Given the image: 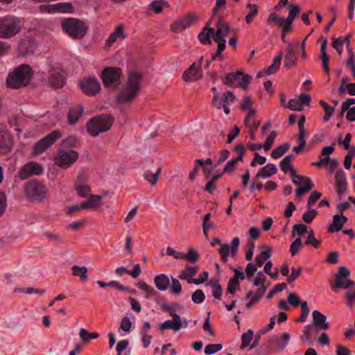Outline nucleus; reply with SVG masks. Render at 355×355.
Listing matches in <instances>:
<instances>
[{
  "label": "nucleus",
  "mask_w": 355,
  "mask_h": 355,
  "mask_svg": "<svg viewBox=\"0 0 355 355\" xmlns=\"http://www.w3.org/2000/svg\"><path fill=\"white\" fill-rule=\"evenodd\" d=\"M33 76V71L28 64H21L8 73L6 84L7 87L19 89L27 87Z\"/></svg>",
  "instance_id": "obj_1"
},
{
  "label": "nucleus",
  "mask_w": 355,
  "mask_h": 355,
  "mask_svg": "<svg viewBox=\"0 0 355 355\" xmlns=\"http://www.w3.org/2000/svg\"><path fill=\"white\" fill-rule=\"evenodd\" d=\"M142 76L139 73H130L125 85L116 97L119 104H127L132 102L141 89Z\"/></svg>",
  "instance_id": "obj_2"
},
{
  "label": "nucleus",
  "mask_w": 355,
  "mask_h": 355,
  "mask_svg": "<svg viewBox=\"0 0 355 355\" xmlns=\"http://www.w3.org/2000/svg\"><path fill=\"white\" fill-rule=\"evenodd\" d=\"M349 270L345 266H340L335 276V282L330 284L331 289L337 293L340 289H347L354 286L355 283L349 279ZM345 296L348 301L351 302L355 300V291H347Z\"/></svg>",
  "instance_id": "obj_3"
},
{
  "label": "nucleus",
  "mask_w": 355,
  "mask_h": 355,
  "mask_svg": "<svg viewBox=\"0 0 355 355\" xmlns=\"http://www.w3.org/2000/svg\"><path fill=\"white\" fill-rule=\"evenodd\" d=\"M61 26L64 32L74 40H82L87 35L89 27L83 21L75 18L62 20Z\"/></svg>",
  "instance_id": "obj_4"
},
{
  "label": "nucleus",
  "mask_w": 355,
  "mask_h": 355,
  "mask_svg": "<svg viewBox=\"0 0 355 355\" xmlns=\"http://www.w3.org/2000/svg\"><path fill=\"white\" fill-rule=\"evenodd\" d=\"M114 119L107 114H103L93 117L87 123V131L90 135L95 137L99 133L109 130L112 125Z\"/></svg>",
  "instance_id": "obj_5"
},
{
  "label": "nucleus",
  "mask_w": 355,
  "mask_h": 355,
  "mask_svg": "<svg viewBox=\"0 0 355 355\" xmlns=\"http://www.w3.org/2000/svg\"><path fill=\"white\" fill-rule=\"evenodd\" d=\"M24 192L31 202H42L47 196L48 189L41 182L33 180L26 183Z\"/></svg>",
  "instance_id": "obj_6"
},
{
  "label": "nucleus",
  "mask_w": 355,
  "mask_h": 355,
  "mask_svg": "<svg viewBox=\"0 0 355 355\" xmlns=\"http://www.w3.org/2000/svg\"><path fill=\"white\" fill-rule=\"evenodd\" d=\"M20 21L12 16L0 18V38L8 39L20 33Z\"/></svg>",
  "instance_id": "obj_7"
},
{
  "label": "nucleus",
  "mask_w": 355,
  "mask_h": 355,
  "mask_svg": "<svg viewBox=\"0 0 355 355\" xmlns=\"http://www.w3.org/2000/svg\"><path fill=\"white\" fill-rule=\"evenodd\" d=\"M79 157V153L71 149L65 150L62 147L58 148V153L54 156L55 164L62 168L67 169L73 165Z\"/></svg>",
  "instance_id": "obj_8"
},
{
  "label": "nucleus",
  "mask_w": 355,
  "mask_h": 355,
  "mask_svg": "<svg viewBox=\"0 0 355 355\" xmlns=\"http://www.w3.org/2000/svg\"><path fill=\"white\" fill-rule=\"evenodd\" d=\"M121 76V69L114 67L105 68L101 74L104 86L112 89H116L120 85Z\"/></svg>",
  "instance_id": "obj_9"
},
{
  "label": "nucleus",
  "mask_w": 355,
  "mask_h": 355,
  "mask_svg": "<svg viewBox=\"0 0 355 355\" xmlns=\"http://www.w3.org/2000/svg\"><path fill=\"white\" fill-rule=\"evenodd\" d=\"M62 134L60 130H55L35 143L33 153L40 155L53 145L57 140L61 138Z\"/></svg>",
  "instance_id": "obj_10"
},
{
  "label": "nucleus",
  "mask_w": 355,
  "mask_h": 355,
  "mask_svg": "<svg viewBox=\"0 0 355 355\" xmlns=\"http://www.w3.org/2000/svg\"><path fill=\"white\" fill-rule=\"evenodd\" d=\"M251 79L250 76L248 74L243 75L241 71H237L235 73H227L223 83L228 87H239L243 89H246Z\"/></svg>",
  "instance_id": "obj_11"
},
{
  "label": "nucleus",
  "mask_w": 355,
  "mask_h": 355,
  "mask_svg": "<svg viewBox=\"0 0 355 355\" xmlns=\"http://www.w3.org/2000/svg\"><path fill=\"white\" fill-rule=\"evenodd\" d=\"M42 173L43 168L40 164L30 162L19 169L18 175L21 180H26L32 175H40Z\"/></svg>",
  "instance_id": "obj_12"
},
{
  "label": "nucleus",
  "mask_w": 355,
  "mask_h": 355,
  "mask_svg": "<svg viewBox=\"0 0 355 355\" xmlns=\"http://www.w3.org/2000/svg\"><path fill=\"white\" fill-rule=\"evenodd\" d=\"M202 57L198 62H193L190 67L183 73L182 79L186 82H194L202 77L201 69Z\"/></svg>",
  "instance_id": "obj_13"
},
{
  "label": "nucleus",
  "mask_w": 355,
  "mask_h": 355,
  "mask_svg": "<svg viewBox=\"0 0 355 355\" xmlns=\"http://www.w3.org/2000/svg\"><path fill=\"white\" fill-rule=\"evenodd\" d=\"M289 339L290 336L287 333L283 334L282 338L277 336H273L268 340L266 348L270 353L282 351L288 345Z\"/></svg>",
  "instance_id": "obj_14"
},
{
  "label": "nucleus",
  "mask_w": 355,
  "mask_h": 355,
  "mask_svg": "<svg viewBox=\"0 0 355 355\" xmlns=\"http://www.w3.org/2000/svg\"><path fill=\"white\" fill-rule=\"evenodd\" d=\"M291 178L293 183L296 185H301L302 182H305V187H300L296 189V195L297 197L308 193L314 187V184L310 178L307 176L297 175V173H295V175L291 176Z\"/></svg>",
  "instance_id": "obj_15"
},
{
  "label": "nucleus",
  "mask_w": 355,
  "mask_h": 355,
  "mask_svg": "<svg viewBox=\"0 0 355 355\" xmlns=\"http://www.w3.org/2000/svg\"><path fill=\"white\" fill-rule=\"evenodd\" d=\"M40 10L45 12H62L72 13L74 8L72 3L68 2H61L53 5H43L40 6Z\"/></svg>",
  "instance_id": "obj_16"
},
{
  "label": "nucleus",
  "mask_w": 355,
  "mask_h": 355,
  "mask_svg": "<svg viewBox=\"0 0 355 355\" xmlns=\"http://www.w3.org/2000/svg\"><path fill=\"white\" fill-rule=\"evenodd\" d=\"M196 17L193 14H188L183 17L176 20L171 25V31L174 33L181 32L186 28H190L192 26L195 21Z\"/></svg>",
  "instance_id": "obj_17"
},
{
  "label": "nucleus",
  "mask_w": 355,
  "mask_h": 355,
  "mask_svg": "<svg viewBox=\"0 0 355 355\" xmlns=\"http://www.w3.org/2000/svg\"><path fill=\"white\" fill-rule=\"evenodd\" d=\"M80 86L85 94L90 96L98 94L101 89L100 83L95 78H89L83 80L80 83Z\"/></svg>",
  "instance_id": "obj_18"
},
{
  "label": "nucleus",
  "mask_w": 355,
  "mask_h": 355,
  "mask_svg": "<svg viewBox=\"0 0 355 355\" xmlns=\"http://www.w3.org/2000/svg\"><path fill=\"white\" fill-rule=\"evenodd\" d=\"M336 191L339 196H343L347 190V182L346 175L342 168H338L335 174Z\"/></svg>",
  "instance_id": "obj_19"
},
{
  "label": "nucleus",
  "mask_w": 355,
  "mask_h": 355,
  "mask_svg": "<svg viewBox=\"0 0 355 355\" xmlns=\"http://www.w3.org/2000/svg\"><path fill=\"white\" fill-rule=\"evenodd\" d=\"M298 46V43L295 44L289 43L286 48V54L284 58V66L286 68H291L295 66L297 60L296 49Z\"/></svg>",
  "instance_id": "obj_20"
},
{
  "label": "nucleus",
  "mask_w": 355,
  "mask_h": 355,
  "mask_svg": "<svg viewBox=\"0 0 355 355\" xmlns=\"http://www.w3.org/2000/svg\"><path fill=\"white\" fill-rule=\"evenodd\" d=\"M49 82L53 87H62L65 83V76L63 71L60 69L52 70L49 77Z\"/></svg>",
  "instance_id": "obj_21"
},
{
  "label": "nucleus",
  "mask_w": 355,
  "mask_h": 355,
  "mask_svg": "<svg viewBox=\"0 0 355 355\" xmlns=\"http://www.w3.org/2000/svg\"><path fill=\"white\" fill-rule=\"evenodd\" d=\"M313 321L312 324L320 330H327L330 325L327 322V317L320 311L315 310L312 313Z\"/></svg>",
  "instance_id": "obj_22"
},
{
  "label": "nucleus",
  "mask_w": 355,
  "mask_h": 355,
  "mask_svg": "<svg viewBox=\"0 0 355 355\" xmlns=\"http://www.w3.org/2000/svg\"><path fill=\"white\" fill-rule=\"evenodd\" d=\"M347 221V218L343 215H334L332 223L328 227L329 232H339Z\"/></svg>",
  "instance_id": "obj_23"
},
{
  "label": "nucleus",
  "mask_w": 355,
  "mask_h": 355,
  "mask_svg": "<svg viewBox=\"0 0 355 355\" xmlns=\"http://www.w3.org/2000/svg\"><path fill=\"white\" fill-rule=\"evenodd\" d=\"M173 320H166L159 326V330L164 331L166 329H172L175 331H179L182 327V320L180 316L172 317Z\"/></svg>",
  "instance_id": "obj_24"
},
{
  "label": "nucleus",
  "mask_w": 355,
  "mask_h": 355,
  "mask_svg": "<svg viewBox=\"0 0 355 355\" xmlns=\"http://www.w3.org/2000/svg\"><path fill=\"white\" fill-rule=\"evenodd\" d=\"M83 112V107L80 105H76L70 107L67 114V119L69 124H75L78 122Z\"/></svg>",
  "instance_id": "obj_25"
},
{
  "label": "nucleus",
  "mask_w": 355,
  "mask_h": 355,
  "mask_svg": "<svg viewBox=\"0 0 355 355\" xmlns=\"http://www.w3.org/2000/svg\"><path fill=\"white\" fill-rule=\"evenodd\" d=\"M216 31L213 36L214 39H225L230 33V26L226 23L219 19L216 23Z\"/></svg>",
  "instance_id": "obj_26"
},
{
  "label": "nucleus",
  "mask_w": 355,
  "mask_h": 355,
  "mask_svg": "<svg viewBox=\"0 0 355 355\" xmlns=\"http://www.w3.org/2000/svg\"><path fill=\"white\" fill-rule=\"evenodd\" d=\"M261 252L255 258V261L257 266H261L265 261L268 259L272 254V248L266 245L260 247Z\"/></svg>",
  "instance_id": "obj_27"
},
{
  "label": "nucleus",
  "mask_w": 355,
  "mask_h": 355,
  "mask_svg": "<svg viewBox=\"0 0 355 355\" xmlns=\"http://www.w3.org/2000/svg\"><path fill=\"white\" fill-rule=\"evenodd\" d=\"M198 266L192 267L187 265L184 270L179 275V278L180 279L186 280L189 284H193V282L190 281L194 279L193 277L196 275L198 271Z\"/></svg>",
  "instance_id": "obj_28"
},
{
  "label": "nucleus",
  "mask_w": 355,
  "mask_h": 355,
  "mask_svg": "<svg viewBox=\"0 0 355 355\" xmlns=\"http://www.w3.org/2000/svg\"><path fill=\"white\" fill-rule=\"evenodd\" d=\"M277 171V168L275 164H268L260 168L256 175V179L259 178H268L275 174Z\"/></svg>",
  "instance_id": "obj_29"
},
{
  "label": "nucleus",
  "mask_w": 355,
  "mask_h": 355,
  "mask_svg": "<svg viewBox=\"0 0 355 355\" xmlns=\"http://www.w3.org/2000/svg\"><path fill=\"white\" fill-rule=\"evenodd\" d=\"M154 284L158 290L164 291L168 288L170 280L166 275L160 274L155 277Z\"/></svg>",
  "instance_id": "obj_30"
},
{
  "label": "nucleus",
  "mask_w": 355,
  "mask_h": 355,
  "mask_svg": "<svg viewBox=\"0 0 355 355\" xmlns=\"http://www.w3.org/2000/svg\"><path fill=\"white\" fill-rule=\"evenodd\" d=\"M87 198H89V200L83 202V207L86 209L98 208L102 205L101 200L103 197L101 196L90 194Z\"/></svg>",
  "instance_id": "obj_31"
},
{
  "label": "nucleus",
  "mask_w": 355,
  "mask_h": 355,
  "mask_svg": "<svg viewBox=\"0 0 355 355\" xmlns=\"http://www.w3.org/2000/svg\"><path fill=\"white\" fill-rule=\"evenodd\" d=\"M168 7L169 4L166 0H155L148 5V9L154 11L155 14H160L163 12L164 8Z\"/></svg>",
  "instance_id": "obj_32"
},
{
  "label": "nucleus",
  "mask_w": 355,
  "mask_h": 355,
  "mask_svg": "<svg viewBox=\"0 0 355 355\" xmlns=\"http://www.w3.org/2000/svg\"><path fill=\"white\" fill-rule=\"evenodd\" d=\"M283 57V53L280 52L277 56H276L272 61L271 65L266 69L265 72L267 75H271L275 73L279 68L281 62Z\"/></svg>",
  "instance_id": "obj_33"
},
{
  "label": "nucleus",
  "mask_w": 355,
  "mask_h": 355,
  "mask_svg": "<svg viewBox=\"0 0 355 355\" xmlns=\"http://www.w3.org/2000/svg\"><path fill=\"white\" fill-rule=\"evenodd\" d=\"M214 29L213 28H204L198 35L200 42L205 44H210V37L214 34Z\"/></svg>",
  "instance_id": "obj_34"
},
{
  "label": "nucleus",
  "mask_w": 355,
  "mask_h": 355,
  "mask_svg": "<svg viewBox=\"0 0 355 355\" xmlns=\"http://www.w3.org/2000/svg\"><path fill=\"white\" fill-rule=\"evenodd\" d=\"M119 37L124 38L123 27L122 25L118 26L115 31L111 33L106 41V44L109 46H112Z\"/></svg>",
  "instance_id": "obj_35"
},
{
  "label": "nucleus",
  "mask_w": 355,
  "mask_h": 355,
  "mask_svg": "<svg viewBox=\"0 0 355 355\" xmlns=\"http://www.w3.org/2000/svg\"><path fill=\"white\" fill-rule=\"evenodd\" d=\"M162 168L159 167L155 173L147 170L144 172V177L146 180L150 182L152 186H154L157 182V179L161 173Z\"/></svg>",
  "instance_id": "obj_36"
},
{
  "label": "nucleus",
  "mask_w": 355,
  "mask_h": 355,
  "mask_svg": "<svg viewBox=\"0 0 355 355\" xmlns=\"http://www.w3.org/2000/svg\"><path fill=\"white\" fill-rule=\"evenodd\" d=\"M72 274L73 276L79 277L82 281H86L88 279L87 268L85 266H73L71 268Z\"/></svg>",
  "instance_id": "obj_37"
},
{
  "label": "nucleus",
  "mask_w": 355,
  "mask_h": 355,
  "mask_svg": "<svg viewBox=\"0 0 355 355\" xmlns=\"http://www.w3.org/2000/svg\"><path fill=\"white\" fill-rule=\"evenodd\" d=\"M289 148L290 144L288 143L279 146L271 152V157L274 159H278L286 153Z\"/></svg>",
  "instance_id": "obj_38"
},
{
  "label": "nucleus",
  "mask_w": 355,
  "mask_h": 355,
  "mask_svg": "<svg viewBox=\"0 0 355 355\" xmlns=\"http://www.w3.org/2000/svg\"><path fill=\"white\" fill-rule=\"evenodd\" d=\"M266 288H267L266 286H259V288L255 291L254 293H253L252 291H250L247 293L245 298L249 299L252 297L253 299V301L257 303L263 295Z\"/></svg>",
  "instance_id": "obj_39"
},
{
  "label": "nucleus",
  "mask_w": 355,
  "mask_h": 355,
  "mask_svg": "<svg viewBox=\"0 0 355 355\" xmlns=\"http://www.w3.org/2000/svg\"><path fill=\"white\" fill-rule=\"evenodd\" d=\"M320 105L324 110L325 114L323 116L324 121H328L334 113L335 109L323 100L319 101Z\"/></svg>",
  "instance_id": "obj_40"
},
{
  "label": "nucleus",
  "mask_w": 355,
  "mask_h": 355,
  "mask_svg": "<svg viewBox=\"0 0 355 355\" xmlns=\"http://www.w3.org/2000/svg\"><path fill=\"white\" fill-rule=\"evenodd\" d=\"M75 189L81 198H87L91 194V188L89 185L79 184L76 186Z\"/></svg>",
  "instance_id": "obj_41"
},
{
  "label": "nucleus",
  "mask_w": 355,
  "mask_h": 355,
  "mask_svg": "<svg viewBox=\"0 0 355 355\" xmlns=\"http://www.w3.org/2000/svg\"><path fill=\"white\" fill-rule=\"evenodd\" d=\"M183 259H186L187 261L195 263L200 258L199 254L192 248H189L187 254L184 253Z\"/></svg>",
  "instance_id": "obj_42"
},
{
  "label": "nucleus",
  "mask_w": 355,
  "mask_h": 355,
  "mask_svg": "<svg viewBox=\"0 0 355 355\" xmlns=\"http://www.w3.org/2000/svg\"><path fill=\"white\" fill-rule=\"evenodd\" d=\"M289 13L286 20L288 21L289 23H293L295 17L300 13V8L297 5L291 4L288 6Z\"/></svg>",
  "instance_id": "obj_43"
},
{
  "label": "nucleus",
  "mask_w": 355,
  "mask_h": 355,
  "mask_svg": "<svg viewBox=\"0 0 355 355\" xmlns=\"http://www.w3.org/2000/svg\"><path fill=\"white\" fill-rule=\"evenodd\" d=\"M136 285L139 289L145 292L148 297L154 296L157 293L153 286L146 284L145 282H139Z\"/></svg>",
  "instance_id": "obj_44"
},
{
  "label": "nucleus",
  "mask_w": 355,
  "mask_h": 355,
  "mask_svg": "<svg viewBox=\"0 0 355 355\" xmlns=\"http://www.w3.org/2000/svg\"><path fill=\"white\" fill-rule=\"evenodd\" d=\"M254 332L252 329L248 330L247 332L244 333L241 336V348L243 349L249 346L250 342L252 340Z\"/></svg>",
  "instance_id": "obj_45"
},
{
  "label": "nucleus",
  "mask_w": 355,
  "mask_h": 355,
  "mask_svg": "<svg viewBox=\"0 0 355 355\" xmlns=\"http://www.w3.org/2000/svg\"><path fill=\"white\" fill-rule=\"evenodd\" d=\"M204 165H205V162H204L203 159H198L195 160L193 170L192 172L190 173L189 176V178L190 180L193 181L194 180V178L198 175V173L200 171V168L201 167L202 168L204 167Z\"/></svg>",
  "instance_id": "obj_46"
},
{
  "label": "nucleus",
  "mask_w": 355,
  "mask_h": 355,
  "mask_svg": "<svg viewBox=\"0 0 355 355\" xmlns=\"http://www.w3.org/2000/svg\"><path fill=\"white\" fill-rule=\"evenodd\" d=\"M78 144V140L75 137L70 136L62 141L60 147L64 148H74Z\"/></svg>",
  "instance_id": "obj_47"
},
{
  "label": "nucleus",
  "mask_w": 355,
  "mask_h": 355,
  "mask_svg": "<svg viewBox=\"0 0 355 355\" xmlns=\"http://www.w3.org/2000/svg\"><path fill=\"white\" fill-rule=\"evenodd\" d=\"M230 247L229 244H220V248L218 250V252L221 256L222 261L226 263L228 259V257L230 252Z\"/></svg>",
  "instance_id": "obj_48"
},
{
  "label": "nucleus",
  "mask_w": 355,
  "mask_h": 355,
  "mask_svg": "<svg viewBox=\"0 0 355 355\" xmlns=\"http://www.w3.org/2000/svg\"><path fill=\"white\" fill-rule=\"evenodd\" d=\"M277 137V132L275 130L270 132L269 135L267 137L264 144H262V146L266 151L270 150L274 143L275 139Z\"/></svg>",
  "instance_id": "obj_49"
},
{
  "label": "nucleus",
  "mask_w": 355,
  "mask_h": 355,
  "mask_svg": "<svg viewBox=\"0 0 355 355\" xmlns=\"http://www.w3.org/2000/svg\"><path fill=\"white\" fill-rule=\"evenodd\" d=\"M247 7L250 9V12L245 17L247 24H250L257 15L258 10L256 5L248 4Z\"/></svg>",
  "instance_id": "obj_50"
},
{
  "label": "nucleus",
  "mask_w": 355,
  "mask_h": 355,
  "mask_svg": "<svg viewBox=\"0 0 355 355\" xmlns=\"http://www.w3.org/2000/svg\"><path fill=\"white\" fill-rule=\"evenodd\" d=\"M301 309H302L301 315L298 319L296 320L297 322H304L306 320L307 316L309 315V312H310L306 302H303L301 303Z\"/></svg>",
  "instance_id": "obj_51"
},
{
  "label": "nucleus",
  "mask_w": 355,
  "mask_h": 355,
  "mask_svg": "<svg viewBox=\"0 0 355 355\" xmlns=\"http://www.w3.org/2000/svg\"><path fill=\"white\" fill-rule=\"evenodd\" d=\"M302 246V242L300 237L297 238L291 245L290 252L293 257L296 255Z\"/></svg>",
  "instance_id": "obj_52"
},
{
  "label": "nucleus",
  "mask_w": 355,
  "mask_h": 355,
  "mask_svg": "<svg viewBox=\"0 0 355 355\" xmlns=\"http://www.w3.org/2000/svg\"><path fill=\"white\" fill-rule=\"evenodd\" d=\"M205 299V295L201 289H197L191 295V300L195 304H200Z\"/></svg>",
  "instance_id": "obj_53"
},
{
  "label": "nucleus",
  "mask_w": 355,
  "mask_h": 355,
  "mask_svg": "<svg viewBox=\"0 0 355 355\" xmlns=\"http://www.w3.org/2000/svg\"><path fill=\"white\" fill-rule=\"evenodd\" d=\"M132 329V322L128 317H123L121 320L119 330L130 333Z\"/></svg>",
  "instance_id": "obj_54"
},
{
  "label": "nucleus",
  "mask_w": 355,
  "mask_h": 355,
  "mask_svg": "<svg viewBox=\"0 0 355 355\" xmlns=\"http://www.w3.org/2000/svg\"><path fill=\"white\" fill-rule=\"evenodd\" d=\"M307 232V226L304 224H296L293 227L292 236H295V233H297L300 237L303 234Z\"/></svg>",
  "instance_id": "obj_55"
},
{
  "label": "nucleus",
  "mask_w": 355,
  "mask_h": 355,
  "mask_svg": "<svg viewBox=\"0 0 355 355\" xmlns=\"http://www.w3.org/2000/svg\"><path fill=\"white\" fill-rule=\"evenodd\" d=\"M221 344H209L205 347V354L207 355L214 354L222 349Z\"/></svg>",
  "instance_id": "obj_56"
},
{
  "label": "nucleus",
  "mask_w": 355,
  "mask_h": 355,
  "mask_svg": "<svg viewBox=\"0 0 355 355\" xmlns=\"http://www.w3.org/2000/svg\"><path fill=\"white\" fill-rule=\"evenodd\" d=\"M347 50L349 55L348 60L346 62V66L350 68V70L352 69H355V62H354V53L352 49L350 47V44L347 45Z\"/></svg>",
  "instance_id": "obj_57"
},
{
  "label": "nucleus",
  "mask_w": 355,
  "mask_h": 355,
  "mask_svg": "<svg viewBox=\"0 0 355 355\" xmlns=\"http://www.w3.org/2000/svg\"><path fill=\"white\" fill-rule=\"evenodd\" d=\"M279 166L281 170L284 173H290L291 176H295L296 171L293 168L291 163H286L285 164L283 163V160H282L279 163Z\"/></svg>",
  "instance_id": "obj_58"
},
{
  "label": "nucleus",
  "mask_w": 355,
  "mask_h": 355,
  "mask_svg": "<svg viewBox=\"0 0 355 355\" xmlns=\"http://www.w3.org/2000/svg\"><path fill=\"white\" fill-rule=\"evenodd\" d=\"M318 215V211L315 209L309 210V211L305 212L302 215V220L306 223H310L313 221V220Z\"/></svg>",
  "instance_id": "obj_59"
},
{
  "label": "nucleus",
  "mask_w": 355,
  "mask_h": 355,
  "mask_svg": "<svg viewBox=\"0 0 355 355\" xmlns=\"http://www.w3.org/2000/svg\"><path fill=\"white\" fill-rule=\"evenodd\" d=\"M322 196V193L318 191H313L308 198L307 200V207L309 209H311V207L313 204L316 202Z\"/></svg>",
  "instance_id": "obj_60"
},
{
  "label": "nucleus",
  "mask_w": 355,
  "mask_h": 355,
  "mask_svg": "<svg viewBox=\"0 0 355 355\" xmlns=\"http://www.w3.org/2000/svg\"><path fill=\"white\" fill-rule=\"evenodd\" d=\"M162 309L168 313L171 317L180 316L178 314L175 313V309L178 307V304H163L162 306Z\"/></svg>",
  "instance_id": "obj_61"
},
{
  "label": "nucleus",
  "mask_w": 355,
  "mask_h": 355,
  "mask_svg": "<svg viewBox=\"0 0 355 355\" xmlns=\"http://www.w3.org/2000/svg\"><path fill=\"white\" fill-rule=\"evenodd\" d=\"M44 236L51 240L55 243H60L63 242V239L60 235L58 234H54L51 232H45L44 233Z\"/></svg>",
  "instance_id": "obj_62"
},
{
  "label": "nucleus",
  "mask_w": 355,
  "mask_h": 355,
  "mask_svg": "<svg viewBox=\"0 0 355 355\" xmlns=\"http://www.w3.org/2000/svg\"><path fill=\"white\" fill-rule=\"evenodd\" d=\"M240 243V239L239 237H234L231 243L230 252L232 257H234L238 252L239 246Z\"/></svg>",
  "instance_id": "obj_63"
},
{
  "label": "nucleus",
  "mask_w": 355,
  "mask_h": 355,
  "mask_svg": "<svg viewBox=\"0 0 355 355\" xmlns=\"http://www.w3.org/2000/svg\"><path fill=\"white\" fill-rule=\"evenodd\" d=\"M288 302L293 306H297L301 304L300 297L295 293H291L288 296Z\"/></svg>",
  "instance_id": "obj_64"
}]
</instances>
